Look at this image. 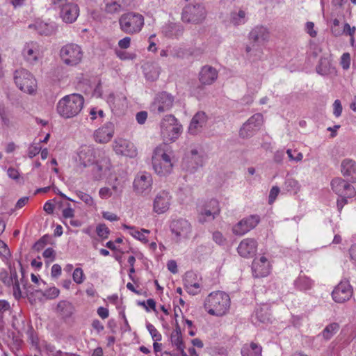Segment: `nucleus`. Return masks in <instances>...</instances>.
<instances>
[{
    "label": "nucleus",
    "instance_id": "1",
    "mask_svg": "<svg viewBox=\"0 0 356 356\" xmlns=\"http://www.w3.org/2000/svg\"><path fill=\"white\" fill-rule=\"evenodd\" d=\"M204 305L209 314L222 316L229 309L230 298L225 292L220 291L212 292L205 299Z\"/></svg>",
    "mask_w": 356,
    "mask_h": 356
},
{
    "label": "nucleus",
    "instance_id": "2",
    "mask_svg": "<svg viewBox=\"0 0 356 356\" xmlns=\"http://www.w3.org/2000/svg\"><path fill=\"white\" fill-rule=\"evenodd\" d=\"M84 98L76 93L65 96L57 104L58 114L65 118H70L77 115L82 110Z\"/></svg>",
    "mask_w": 356,
    "mask_h": 356
},
{
    "label": "nucleus",
    "instance_id": "3",
    "mask_svg": "<svg viewBox=\"0 0 356 356\" xmlns=\"http://www.w3.org/2000/svg\"><path fill=\"white\" fill-rule=\"evenodd\" d=\"M165 148V145L156 147L152 156L153 169L161 177H165L170 175L173 168V162L170 152H168Z\"/></svg>",
    "mask_w": 356,
    "mask_h": 356
},
{
    "label": "nucleus",
    "instance_id": "4",
    "mask_svg": "<svg viewBox=\"0 0 356 356\" xmlns=\"http://www.w3.org/2000/svg\"><path fill=\"white\" fill-rule=\"evenodd\" d=\"M144 17L135 12H128L122 14L119 18L120 30L129 35L138 33L144 26Z\"/></svg>",
    "mask_w": 356,
    "mask_h": 356
},
{
    "label": "nucleus",
    "instance_id": "5",
    "mask_svg": "<svg viewBox=\"0 0 356 356\" xmlns=\"http://www.w3.org/2000/svg\"><path fill=\"white\" fill-rule=\"evenodd\" d=\"M161 134L166 141H175L181 135L182 126L172 115H165L161 120Z\"/></svg>",
    "mask_w": 356,
    "mask_h": 356
},
{
    "label": "nucleus",
    "instance_id": "6",
    "mask_svg": "<svg viewBox=\"0 0 356 356\" xmlns=\"http://www.w3.org/2000/svg\"><path fill=\"white\" fill-rule=\"evenodd\" d=\"M60 57L66 65L76 66L81 62L83 51L77 44L68 43L60 49Z\"/></svg>",
    "mask_w": 356,
    "mask_h": 356
},
{
    "label": "nucleus",
    "instance_id": "7",
    "mask_svg": "<svg viewBox=\"0 0 356 356\" xmlns=\"http://www.w3.org/2000/svg\"><path fill=\"white\" fill-rule=\"evenodd\" d=\"M9 271L2 270L0 272V280L7 287H13V296L15 299L19 300L22 297V292L18 279L17 270L14 264L10 262L6 264Z\"/></svg>",
    "mask_w": 356,
    "mask_h": 356
},
{
    "label": "nucleus",
    "instance_id": "8",
    "mask_svg": "<svg viewBox=\"0 0 356 356\" xmlns=\"http://www.w3.org/2000/svg\"><path fill=\"white\" fill-rule=\"evenodd\" d=\"M14 81L16 86L22 91L33 94L36 90V81L33 75L25 69L15 70Z\"/></svg>",
    "mask_w": 356,
    "mask_h": 356
},
{
    "label": "nucleus",
    "instance_id": "9",
    "mask_svg": "<svg viewBox=\"0 0 356 356\" xmlns=\"http://www.w3.org/2000/svg\"><path fill=\"white\" fill-rule=\"evenodd\" d=\"M207 12L204 7L200 3L188 5L183 9L181 19L186 23L199 24L206 17Z\"/></svg>",
    "mask_w": 356,
    "mask_h": 356
},
{
    "label": "nucleus",
    "instance_id": "10",
    "mask_svg": "<svg viewBox=\"0 0 356 356\" xmlns=\"http://www.w3.org/2000/svg\"><path fill=\"white\" fill-rule=\"evenodd\" d=\"M175 102V97L171 94L163 91L159 92L151 104V111L154 113L161 114L170 111Z\"/></svg>",
    "mask_w": 356,
    "mask_h": 356
},
{
    "label": "nucleus",
    "instance_id": "11",
    "mask_svg": "<svg viewBox=\"0 0 356 356\" xmlns=\"http://www.w3.org/2000/svg\"><path fill=\"white\" fill-rule=\"evenodd\" d=\"M353 294V289L349 280H342L332 292L333 300L337 303H343L350 299Z\"/></svg>",
    "mask_w": 356,
    "mask_h": 356
},
{
    "label": "nucleus",
    "instance_id": "12",
    "mask_svg": "<svg viewBox=\"0 0 356 356\" xmlns=\"http://www.w3.org/2000/svg\"><path fill=\"white\" fill-rule=\"evenodd\" d=\"M204 163L202 156L195 149L187 152L182 161L181 167L190 173H194Z\"/></svg>",
    "mask_w": 356,
    "mask_h": 356
},
{
    "label": "nucleus",
    "instance_id": "13",
    "mask_svg": "<svg viewBox=\"0 0 356 356\" xmlns=\"http://www.w3.org/2000/svg\"><path fill=\"white\" fill-rule=\"evenodd\" d=\"M264 122L263 115L261 113H255L251 116L242 126L239 131V135L243 138H248L252 136L258 131Z\"/></svg>",
    "mask_w": 356,
    "mask_h": 356
},
{
    "label": "nucleus",
    "instance_id": "14",
    "mask_svg": "<svg viewBox=\"0 0 356 356\" xmlns=\"http://www.w3.org/2000/svg\"><path fill=\"white\" fill-rule=\"evenodd\" d=\"M152 182L151 174L146 172H139L133 182L134 191L138 195H147L152 190Z\"/></svg>",
    "mask_w": 356,
    "mask_h": 356
},
{
    "label": "nucleus",
    "instance_id": "15",
    "mask_svg": "<svg viewBox=\"0 0 356 356\" xmlns=\"http://www.w3.org/2000/svg\"><path fill=\"white\" fill-rule=\"evenodd\" d=\"M104 152L100 149H96L90 145H82L78 153V156L81 164L83 167L93 165L97 159V156L100 157Z\"/></svg>",
    "mask_w": 356,
    "mask_h": 356
},
{
    "label": "nucleus",
    "instance_id": "16",
    "mask_svg": "<svg viewBox=\"0 0 356 356\" xmlns=\"http://www.w3.org/2000/svg\"><path fill=\"white\" fill-rule=\"evenodd\" d=\"M260 222L258 215H250L243 218L232 228V232L236 236H243L254 229Z\"/></svg>",
    "mask_w": 356,
    "mask_h": 356
},
{
    "label": "nucleus",
    "instance_id": "17",
    "mask_svg": "<svg viewBox=\"0 0 356 356\" xmlns=\"http://www.w3.org/2000/svg\"><path fill=\"white\" fill-rule=\"evenodd\" d=\"M331 187L332 191L340 197H352L356 193L355 188L340 177L332 180Z\"/></svg>",
    "mask_w": 356,
    "mask_h": 356
},
{
    "label": "nucleus",
    "instance_id": "18",
    "mask_svg": "<svg viewBox=\"0 0 356 356\" xmlns=\"http://www.w3.org/2000/svg\"><path fill=\"white\" fill-rule=\"evenodd\" d=\"M171 200L172 196L169 191H160L153 201V211L158 214L165 213L170 208Z\"/></svg>",
    "mask_w": 356,
    "mask_h": 356
},
{
    "label": "nucleus",
    "instance_id": "19",
    "mask_svg": "<svg viewBox=\"0 0 356 356\" xmlns=\"http://www.w3.org/2000/svg\"><path fill=\"white\" fill-rule=\"evenodd\" d=\"M172 232L177 236V241L181 238H188L191 232V225L185 219H178L170 225Z\"/></svg>",
    "mask_w": 356,
    "mask_h": 356
},
{
    "label": "nucleus",
    "instance_id": "20",
    "mask_svg": "<svg viewBox=\"0 0 356 356\" xmlns=\"http://www.w3.org/2000/svg\"><path fill=\"white\" fill-rule=\"evenodd\" d=\"M220 213L218 202L216 200H211L200 210L199 221L204 222L213 220Z\"/></svg>",
    "mask_w": 356,
    "mask_h": 356
},
{
    "label": "nucleus",
    "instance_id": "21",
    "mask_svg": "<svg viewBox=\"0 0 356 356\" xmlns=\"http://www.w3.org/2000/svg\"><path fill=\"white\" fill-rule=\"evenodd\" d=\"M104 1L105 3V12L108 14L113 15L118 14L131 8L134 0H104Z\"/></svg>",
    "mask_w": 356,
    "mask_h": 356
},
{
    "label": "nucleus",
    "instance_id": "22",
    "mask_svg": "<svg viewBox=\"0 0 356 356\" xmlns=\"http://www.w3.org/2000/svg\"><path fill=\"white\" fill-rule=\"evenodd\" d=\"M60 9V17L65 23L74 22L79 15L78 5L72 2L65 3Z\"/></svg>",
    "mask_w": 356,
    "mask_h": 356
},
{
    "label": "nucleus",
    "instance_id": "23",
    "mask_svg": "<svg viewBox=\"0 0 356 356\" xmlns=\"http://www.w3.org/2000/svg\"><path fill=\"white\" fill-rule=\"evenodd\" d=\"M114 150L118 154L130 158H134L137 155V149L135 145L132 143L124 139L115 141Z\"/></svg>",
    "mask_w": 356,
    "mask_h": 356
},
{
    "label": "nucleus",
    "instance_id": "24",
    "mask_svg": "<svg viewBox=\"0 0 356 356\" xmlns=\"http://www.w3.org/2000/svg\"><path fill=\"white\" fill-rule=\"evenodd\" d=\"M218 76V73L216 69L207 65L201 68L198 79L202 86H209L216 81Z\"/></svg>",
    "mask_w": 356,
    "mask_h": 356
},
{
    "label": "nucleus",
    "instance_id": "25",
    "mask_svg": "<svg viewBox=\"0 0 356 356\" xmlns=\"http://www.w3.org/2000/svg\"><path fill=\"white\" fill-rule=\"evenodd\" d=\"M252 274L254 277H263L270 273V265L268 259L262 256L259 259H254L252 264Z\"/></svg>",
    "mask_w": 356,
    "mask_h": 356
},
{
    "label": "nucleus",
    "instance_id": "26",
    "mask_svg": "<svg viewBox=\"0 0 356 356\" xmlns=\"http://www.w3.org/2000/svg\"><path fill=\"white\" fill-rule=\"evenodd\" d=\"M22 56L31 64L38 61L40 56L39 45L37 42H30L25 44L22 49Z\"/></svg>",
    "mask_w": 356,
    "mask_h": 356
},
{
    "label": "nucleus",
    "instance_id": "27",
    "mask_svg": "<svg viewBox=\"0 0 356 356\" xmlns=\"http://www.w3.org/2000/svg\"><path fill=\"white\" fill-rule=\"evenodd\" d=\"M257 248V243L253 238L243 239L238 246V254L243 257H252L255 254Z\"/></svg>",
    "mask_w": 356,
    "mask_h": 356
},
{
    "label": "nucleus",
    "instance_id": "28",
    "mask_svg": "<svg viewBox=\"0 0 356 356\" xmlns=\"http://www.w3.org/2000/svg\"><path fill=\"white\" fill-rule=\"evenodd\" d=\"M97 159L92 167V173L95 179H99L102 177V173L110 170L111 164L108 157L105 154H102Z\"/></svg>",
    "mask_w": 356,
    "mask_h": 356
},
{
    "label": "nucleus",
    "instance_id": "29",
    "mask_svg": "<svg viewBox=\"0 0 356 356\" xmlns=\"http://www.w3.org/2000/svg\"><path fill=\"white\" fill-rule=\"evenodd\" d=\"M342 175L347 177L350 182H356V162L354 160L346 159L341 164Z\"/></svg>",
    "mask_w": 356,
    "mask_h": 356
},
{
    "label": "nucleus",
    "instance_id": "30",
    "mask_svg": "<svg viewBox=\"0 0 356 356\" xmlns=\"http://www.w3.org/2000/svg\"><path fill=\"white\" fill-rule=\"evenodd\" d=\"M113 136V127L111 123L99 128L95 131L94 137L95 141L99 143H106L111 140Z\"/></svg>",
    "mask_w": 356,
    "mask_h": 356
},
{
    "label": "nucleus",
    "instance_id": "31",
    "mask_svg": "<svg viewBox=\"0 0 356 356\" xmlns=\"http://www.w3.org/2000/svg\"><path fill=\"white\" fill-rule=\"evenodd\" d=\"M269 37L270 35L268 29L263 26L254 27L249 34L250 40L258 44L268 41Z\"/></svg>",
    "mask_w": 356,
    "mask_h": 356
},
{
    "label": "nucleus",
    "instance_id": "32",
    "mask_svg": "<svg viewBox=\"0 0 356 356\" xmlns=\"http://www.w3.org/2000/svg\"><path fill=\"white\" fill-rule=\"evenodd\" d=\"M207 120V116L204 112H197L192 118L188 131L191 134H196L204 126Z\"/></svg>",
    "mask_w": 356,
    "mask_h": 356
},
{
    "label": "nucleus",
    "instance_id": "33",
    "mask_svg": "<svg viewBox=\"0 0 356 356\" xmlns=\"http://www.w3.org/2000/svg\"><path fill=\"white\" fill-rule=\"evenodd\" d=\"M106 101L111 109L120 110L126 104L127 98L122 94L115 95L114 93H111L107 97Z\"/></svg>",
    "mask_w": 356,
    "mask_h": 356
},
{
    "label": "nucleus",
    "instance_id": "34",
    "mask_svg": "<svg viewBox=\"0 0 356 356\" xmlns=\"http://www.w3.org/2000/svg\"><path fill=\"white\" fill-rule=\"evenodd\" d=\"M182 26L176 23L165 24L162 29L163 33L168 38H177L183 33Z\"/></svg>",
    "mask_w": 356,
    "mask_h": 356
},
{
    "label": "nucleus",
    "instance_id": "35",
    "mask_svg": "<svg viewBox=\"0 0 356 356\" xmlns=\"http://www.w3.org/2000/svg\"><path fill=\"white\" fill-rule=\"evenodd\" d=\"M261 352V346L254 342L244 345L241 349L242 356H262Z\"/></svg>",
    "mask_w": 356,
    "mask_h": 356
},
{
    "label": "nucleus",
    "instance_id": "36",
    "mask_svg": "<svg viewBox=\"0 0 356 356\" xmlns=\"http://www.w3.org/2000/svg\"><path fill=\"white\" fill-rule=\"evenodd\" d=\"M56 309L63 316L70 317L73 314L74 308L70 302L61 300L58 303Z\"/></svg>",
    "mask_w": 356,
    "mask_h": 356
},
{
    "label": "nucleus",
    "instance_id": "37",
    "mask_svg": "<svg viewBox=\"0 0 356 356\" xmlns=\"http://www.w3.org/2000/svg\"><path fill=\"white\" fill-rule=\"evenodd\" d=\"M296 287L300 291H307L312 289V280L307 276L300 275L295 281Z\"/></svg>",
    "mask_w": 356,
    "mask_h": 356
},
{
    "label": "nucleus",
    "instance_id": "38",
    "mask_svg": "<svg viewBox=\"0 0 356 356\" xmlns=\"http://www.w3.org/2000/svg\"><path fill=\"white\" fill-rule=\"evenodd\" d=\"M339 325L337 323H332L327 325L322 332L323 338L326 340L330 339L338 331Z\"/></svg>",
    "mask_w": 356,
    "mask_h": 356
},
{
    "label": "nucleus",
    "instance_id": "39",
    "mask_svg": "<svg viewBox=\"0 0 356 356\" xmlns=\"http://www.w3.org/2000/svg\"><path fill=\"white\" fill-rule=\"evenodd\" d=\"M123 227L124 229H129V234L135 238L142 241L144 243H147L148 242L147 238L143 234V233L136 229L134 227H130L124 224L123 225Z\"/></svg>",
    "mask_w": 356,
    "mask_h": 356
},
{
    "label": "nucleus",
    "instance_id": "40",
    "mask_svg": "<svg viewBox=\"0 0 356 356\" xmlns=\"http://www.w3.org/2000/svg\"><path fill=\"white\" fill-rule=\"evenodd\" d=\"M11 256V252L7 245L3 241L0 240V257L3 261L6 264H8Z\"/></svg>",
    "mask_w": 356,
    "mask_h": 356
},
{
    "label": "nucleus",
    "instance_id": "41",
    "mask_svg": "<svg viewBox=\"0 0 356 356\" xmlns=\"http://www.w3.org/2000/svg\"><path fill=\"white\" fill-rule=\"evenodd\" d=\"M284 187L289 192L297 193L300 188L299 183L293 178H287L284 182Z\"/></svg>",
    "mask_w": 356,
    "mask_h": 356
},
{
    "label": "nucleus",
    "instance_id": "42",
    "mask_svg": "<svg viewBox=\"0 0 356 356\" xmlns=\"http://www.w3.org/2000/svg\"><path fill=\"white\" fill-rule=\"evenodd\" d=\"M170 341L172 345L176 346L178 350L184 349L185 346L184 344L182 334H178L177 332H172L170 335Z\"/></svg>",
    "mask_w": 356,
    "mask_h": 356
},
{
    "label": "nucleus",
    "instance_id": "43",
    "mask_svg": "<svg viewBox=\"0 0 356 356\" xmlns=\"http://www.w3.org/2000/svg\"><path fill=\"white\" fill-rule=\"evenodd\" d=\"M193 277V273L191 272H187L185 275V277L184 280V287L186 288L187 292L191 295H195L197 293L198 291L192 288V280L191 278Z\"/></svg>",
    "mask_w": 356,
    "mask_h": 356
},
{
    "label": "nucleus",
    "instance_id": "44",
    "mask_svg": "<svg viewBox=\"0 0 356 356\" xmlns=\"http://www.w3.org/2000/svg\"><path fill=\"white\" fill-rule=\"evenodd\" d=\"M245 13L243 10H239L238 13H232V22L234 25H239L245 23Z\"/></svg>",
    "mask_w": 356,
    "mask_h": 356
},
{
    "label": "nucleus",
    "instance_id": "45",
    "mask_svg": "<svg viewBox=\"0 0 356 356\" xmlns=\"http://www.w3.org/2000/svg\"><path fill=\"white\" fill-rule=\"evenodd\" d=\"M329 62L327 59H321L319 64L316 67V72L318 74L321 75H325L329 72Z\"/></svg>",
    "mask_w": 356,
    "mask_h": 356
},
{
    "label": "nucleus",
    "instance_id": "46",
    "mask_svg": "<svg viewBox=\"0 0 356 356\" xmlns=\"http://www.w3.org/2000/svg\"><path fill=\"white\" fill-rule=\"evenodd\" d=\"M42 256L46 259H49L46 261V264L49 265L51 262L55 260L56 252L52 248H48L43 252Z\"/></svg>",
    "mask_w": 356,
    "mask_h": 356
},
{
    "label": "nucleus",
    "instance_id": "47",
    "mask_svg": "<svg viewBox=\"0 0 356 356\" xmlns=\"http://www.w3.org/2000/svg\"><path fill=\"white\" fill-rule=\"evenodd\" d=\"M60 291L56 287H51L42 292V295L47 299H54L59 296Z\"/></svg>",
    "mask_w": 356,
    "mask_h": 356
},
{
    "label": "nucleus",
    "instance_id": "48",
    "mask_svg": "<svg viewBox=\"0 0 356 356\" xmlns=\"http://www.w3.org/2000/svg\"><path fill=\"white\" fill-rule=\"evenodd\" d=\"M146 327L154 341H159L161 340V334L158 332V330L153 325L147 323Z\"/></svg>",
    "mask_w": 356,
    "mask_h": 356
},
{
    "label": "nucleus",
    "instance_id": "49",
    "mask_svg": "<svg viewBox=\"0 0 356 356\" xmlns=\"http://www.w3.org/2000/svg\"><path fill=\"white\" fill-rule=\"evenodd\" d=\"M97 235L102 238H107L110 232L105 224H99L96 228Z\"/></svg>",
    "mask_w": 356,
    "mask_h": 356
},
{
    "label": "nucleus",
    "instance_id": "50",
    "mask_svg": "<svg viewBox=\"0 0 356 356\" xmlns=\"http://www.w3.org/2000/svg\"><path fill=\"white\" fill-rule=\"evenodd\" d=\"M76 193L77 196L87 205L92 206L94 204V200L90 195L80 191H76Z\"/></svg>",
    "mask_w": 356,
    "mask_h": 356
},
{
    "label": "nucleus",
    "instance_id": "51",
    "mask_svg": "<svg viewBox=\"0 0 356 356\" xmlns=\"http://www.w3.org/2000/svg\"><path fill=\"white\" fill-rule=\"evenodd\" d=\"M213 240L219 245H225L227 243L226 238L218 231L213 233Z\"/></svg>",
    "mask_w": 356,
    "mask_h": 356
},
{
    "label": "nucleus",
    "instance_id": "52",
    "mask_svg": "<svg viewBox=\"0 0 356 356\" xmlns=\"http://www.w3.org/2000/svg\"><path fill=\"white\" fill-rule=\"evenodd\" d=\"M83 270L80 268H75L72 275L74 282L79 284H81L83 282Z\"/></svg>",
    "mask_w": 356,
    "mask_h": 356
},
{
    "label": "nucleus",
    "instance_id": "53",
    "mask_svg": "<svg viewBox=\"0 0 356 356\" xmlns=\"http://www.w3.org/2000/svg\"><path fill=\"white\" fill-rule=\"evenodd\" d=\"M350 56L349 53H344L341 58V65L344 70H348L350 67Z\"/></svg>",
    "mask_w": 356,
    "mask_h": 356
},
{
    "label": "nucleus",
    "instance_id": "54",
    "mask_svg": "<svg viewBox=\"0 0 356 356\" xmlns=\"http://www.w3.org/2000/svg\"><path fill=\"white\" fill-rule=\"evenodd\" d=\"M41 150V147L38 145H32L29 147L28 149V155L30 158H33L37 154H39V152Z\"/></svg>",
    "mask_w": 356,
    "mask_h": 356
},
{
    "label": "nucleus",
    "instance_id": "55",
    "mask_svg": "<svg viewBox=\"0 0 356 356\" xmlns=\"http://www.w3.org/2000/svg\"><path fill=\"white\" fill-rule=\"evenodd\" d=\"M280 193V188L278 186H273L270 189L269 197H268V202L269 204H272L276 199L277 196Z\"/></svg>",
    "mask_w": 356,
    "mask_h": 356
},
{
    "label": "nucleus",
    "instance_id": "56",
    "mask_svg": "<svg viewBox=\"0 0 356 356\" xmlns=\"http://www.w3.org/2000/svg\"><path fill=\"white\" fill-rule=\"evenodd\" d=\"M130 44L131 38L129 36L124 37L118 41V47L122 49H128L130 47Z\"/></svg>",
    "mask_w": 356,
    "mask_h": 356
},
{
    "label": "nucleus",
    "instance_id": "57",
    "mask_svg": "<svg viewBox=\"0 0 356 356\" xmlns=\"http://www.w3.org/2000/svg\"><path fill=\"white\" fill-rule=\"evenodd\" d=\"M333 107H334V112H333L334 115L336 117L340 116L342 113V106H341L340 100H339V99L335 100L333 104Z\"/></svg>",
    "mask_w": 356,
    "mask_h": 356
},
{
    "label": "nucleus",
    "instance_id": "58",
    "mask_svg": "<svg viewBox=\"0 0 356 356\" xmlns=\"http://www.w3.org/2000/svg\"><path fill=\"white\" fill-rule=\"evenodd\" d=\"M74 216V210L71 208L69 203L67 204V207L63 210V216L65 218H72Z\"/></svg>",
    "mask_w": 356,
    "mask_h": 356
},
{
    "label": "nucleus",
    "instance_id": "59",
    "mask_svg": "<svg viewBox=\"0 0 356 356\" xmlns=\"http://www.w3.org/2000/svg\"><path fill=\"white\" fill-rule=\"evenodd\" d=\"M314 24L312 22H308L306 24V30L307 33L312 38H315L317 35L316 31L314 29Z\"/></svg>",
    "mask_w": 356,
    "mask_h": 356
},
{
    "label": "nucleus",
    "instance_id": "60",
    "mask_svg": "<svg viewBox=\"0 0 356 356\" xmlns=\"http://www.w3.org/2000/svg\"><path fill=\"white\" fill-rule=\"evenodd\" d=\"M186 55V51L181 47L175 48L172 51V56L175 58H184Z\"/></svg>",
    "mask_w": 356,
    "mask_h": 356
},
{
    "label": "nucleus",
    "instance_id": "61",
    "mask_svg": "<svg viewBox=\"0 0 356 356\" xmlns=\"http://www.w3.org/2000/svg\"><path fill=\"white\" fill-rule=\"evenodd\" d=\"M147 118V113L146 111H140L136 114V118L140 124H143L145 122Z\"/></svg>",
    "mask_w": 356,
    "mask_h": 356
},
{
    "label": "nucleus",
    "instance_id": "62",
    "mask_svg": "<svg viewBox=\"0 0 356 356\" xmlns=\"http://www.w3.org/2000/svg\"><path fill=\"white\" fill-rule=\"evenodd\" d=\"M61 274V266L59 264H54L51 267V275L52 277H58Z\"/></svg>",
    "mask_w": 356,
    "mask_h": 356
},
{
    "label": "nucleus",
    "instance_id": "63",
    "mask_svg": "<svg viewBox=\"0 0 356 356\" xmlns=\"http://www.w3.org/2000/svg\"><path fill=\"white\" fill-rule=\"evenodd\" d=\"M102 216L104 218L109 221H116L119 219L116 214L108 211H104L102 213Z\"/></svg>",
    "mask_w": 356,
    "mask_h": 356
},
{
    "label": "nucleus",
    "instance_id": "64",
    "mask_svg": "<svg viewBox=\"0 0 356 356\" xmlns=\"http://www.w3.org/2000/svg\"><path fill=\"white\" fill-rule=\"evenodd\" d=\"M355 27H351L348 23H346L343 26V32L351 37H353V35L355 32Z\"/></svg>",
    "mask_w": 356,
    "mask_h": 356
}]
</instances>
